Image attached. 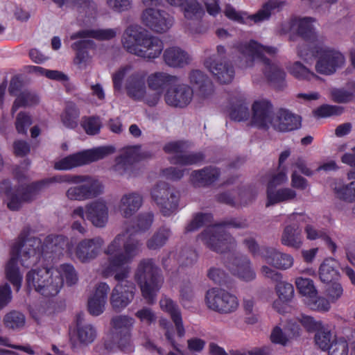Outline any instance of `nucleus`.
Listing matches in <instances>:
<instances>
[{
	"instance_id": "1",
	"label": "nucleus",
	"mask_w": 355,
	"mask_h": 355,
	"mask_svg": "<svg viewBox=\"0 0 355 355\" xmlns=\"http://www.w3.org/2000/svg\"><path fill=\"white\" fill-rule=\"evenodd\" d=\"M120 237H118L109 246L104 249V254L107 256V260L101 263L99 268L101 274L105 277L114 275V279L118 282L112 288L110 303L115 311L121 312L124 310L133 300L136 293L135 284L128 280L130 267L129 263L135 257L138 251V245L127 244L125 246V252L121 253Z\"/></svg>"
},
{
	"instance_id": "2",
	"label": "nucleus",
	"mask_w": 355,
	"mask_h": 355,
	"mask_svg": "<svg viewBox=\"0 0 355 355\" xmlns=\"http://www.w3.org/2000/svg\"><path fill=\"white\" fill-rule=\"evenodd\" d=\"M236 49L241 55L239 67L243 69L252 67L255 61H260L264 65L263 73L268 80L278 89L284 86L286 73L277 64L271 62L267 56H274L278 50L276 47L264 46L254 41L242 42Z\"/></svg>"
},
{
	"instance_id": "3",
	"label": "nucleus",
	"mask_w": 355,
	"mask_h": 355,
	"mask_svg": "<svg viewBox=\"0 0 355 355\" xmlns=\"http://www.w3.org/2000/svg\"><path fill=\"white\" fill-rule=\"evenodd\" d=\"M40 239L23 236L21 261L25 267L36 263L41 255L49 259H59L64 254L73 255V246L64 235H49L43 245Z\"/></svg>"
},
{
	"instance_id": "4",
	"label": "nucleus",
	"mask_w": 355,
	"mask_h": 355,
	"mask_svg": "<svg viewBox=\"0 0 355 355\" xmlns=\"http://www.w3.org/2000/svg\"><path fill=\"white\" fill-rule=\"evenodd\" d=\"M81 178L75 175H56L49 180L33 182L30 184H19L13 187L9 180L0 182V194H4L5 202L11 211H17L26 203L33 201L42 189L49 182L68 183L78 182Z\"/></svg>"
},
{
	"instance_id": "5",
	"label": "nucleus",
	"mask_w": 355,
	"mask_h": 355,
	"mask_svg": "<svg viewBox=\"0 0 355 355\" xmlns=\"http://www.w3.org/2000/svg\"><path fill=\"white\" fill-rule=\"evenodd\" d=\"M121 42L128 53L146 60L159 58L164 49L162 40L148 33L137 24L127 27L122 35Z\"/></svg>"
},
{
	"instance_id": "6",
	"label": "nucleus",
	"mask_w": 355,
	"mask_h": 355,
	"mask_svg": "<svg viewBox=\"0 0 355 355\" xmlns=\"http://www.w3.org/2000/svg\"><path fill=\"white\" fill-rule=\"evenodd\" d=\"M135 279L143 297L148 304H153L164 282L161 270L153 259H143L139 262L135 272Z\"/></svg>"
},
{
	"instance_id": "7",
	"label": "nucleus",
	"mask_w": 355,
	"mask_h": 355,
	"mask_svg": "<svg viewBox=\"0 0 355 355\" xmlns=\"http://www.w3.org/2000/svg\"><path fill=\"white\" fill-rule=\"evenodd\" d=\"M247 221L243 218H233L223 224L209 225L199 238L211 250L224 253L234 248V239L226 232L225 226L243 228L247 226Z\"/></svg>"
},
{
	"instance_id": "8",
	"label": "nucleus",
	"mask_w": 355,
	"mask_h": 355,
	"mask_svg": "<svg viewBox=\"0 0 355 355\" xmlns=\"http://www.w3.org/2000/svg\"><path fill=\"white\" fill-rule=\"evenodd\" d=\"M117 33L118 30L114 28H88L73 33L70 36L71 40L80 39L71 46L72 49L76 51L74 64L80 69H85L90 62L91 56L87 51V49L92 48L94 46V42L90 39L110 40L114 37Z\"/></svg>"
},
{
	"instance_id": "9",
	"label": "nucleus",
	"mask_w": 355,
	"mask_h": 355,
	"mask_svg": "<svg viewBox=\"0 0 355 355\" xmlns=\"http://www.w3.org/2000/svg\"><path fill=\"white\" fill-rule=\"evenodd\" d=\"M28 289L34 290L44 297L57 295L63 286L62 277L54 268H36L26 276Z\"/></svg>"
},
{
	"instance_id": "10",
	"label": "nucleus",
	"mask_w": 355,
	"mask_h": 355,
	"mask_svg": "<svg viewBox=\"0 0 355 355\" xmlns=\"http://www.w3.org/2000/svg\"><path fill=\"white\" fill-rule=\"evenodd\" d=\"M126 76L128 77L125 87L128 96L134 100L145 102V98L148 96L146 94L145 75L141 71H133L131 65L123 66L113 74L114 89H121L123 80Z\"/></svg>"
},
{
	"instance_id": "11",
	"label": "nucleus",
	"mask_w": 355,
	"mask_h": 355,
	"mask_svg": "<svg viewBox=\"0 0 355 355\" xmlns=\"http://www.w3.org/2000/svg\"><path fill=\"white\" fill-rule=\"evenodd\" d=\"M115 152L113 146H101L82 150L56 160L54 168L59 171H68L103 159Z\"/></svg>"
},
{
	"instance_id": "12",
	"label": "nucleus",
	"mask_w": 355,
	"mask_h": 355,
	"mask_svg": "<svg viewBox=\"0 0 355 355\" xmlns=\"http://www.w3.org/2000/svg\"><path fill=\"white\" fill-rule=\"evenodd\" d=\"M153 223V214L150 212L139 214L133 221V224L127 226L122 232L117 234L114 239L107 245H111L115 239L120 237L121 244L119 252H125V246L127 244H135L138 245V251L135 257L141 252L143 243L140 240L134 238L137 234H141L148 231Z\"/></svg>"
},
{
	"instance_id": "13",
	"label": "nucleus",
	"mask_w": 355,
	"mask_h": 355,
	"mask_svg": "<svg viewBox=\"0 0 355 355\" xmlns=\"http://www.w3.org/2000/svg\"><path fill=\"white\" fill-rule=\"evenodd\" d=\"M283 6V2L279 0H268L265 2L261 8L253 15L247 12H239L231 5H226L224 10L225 16L233 21L240 24H259L268 20L271 15L279 11Z\"/></svg>"
},
{
	"instance_id": "14",
	"label": "nucleus",
	"mask_w": 355,
	"mask_h": 355,
	"mask_svg": "<svg viewBox=\"0 0 355 355\" xmlns=\"http://www.w3.org/2000/svg\"><path fill=\"white\" fill-rule=\"evenodd\" d=\"M81 178L78 182H71L65 192L66 198L69 200L84 201L94 198L103 191L102 183L96 178L89 175H78Z\"/></svg>"
},
{
	"instance_id": "15",
	"label": "nucleus",
	"mask_w": 355,
	"mask_h": 355,
	"mask_svg": "<svg viewBox=\"0 0 355 355\" xmlns=\"http://www.w3.org/2000/svg\"><path fill=\"white\" fill-rule=\"evenodd\" d=\"M205 302L209 309L221 314L234 313L239 306V301L235 295L218 288L207 292Z\"/></svg>"
},
{
	"instance_id": "16",
	"label": "nucleus",
	"mask_w": 355,
	"mask_h": 355,
	"mask_svg": "<svg viewBox=\"0 0 355 355\" xmlns=\"http://www.w3.org/2000/svg\"><path fill=\"white\" fill-rule=\"evenodd\" d=\"M151 197L164 216H170L178 207L180 195L178 191L168 187L164 182L157 183L151 191Z\"/></svg>"
},
{
	"instance_id": "17",
	"label": "nucleus",
	"mask_w": 355,
	"mask_h": 355,
	"mask_svg": "<svg viewBox=\"0 0 355 355\" xmlns=\"http://www.w3.org/2000/svg\"><path fill=\"white\" fill-rule=\"evenodd\" d=\"M315 71L322 75H331L344 66L345 58L339 51L330 48H320L317 51Z\"/></svg>"
},
{
	"instance_id": "18",
	"label": "nucleus",
	"mask_w": 355,
	"mask_h": 355,
	"mask_svg": "<svg viewBox=\"0 0 355 355\" xmlns=\"http://www.w3.org/2000/svg\"><path fill=\"white\" fill-rule=\"evenodd\" d=\"M251 112L249 122L251 126L263 130L272 129L275 112L270 101L263 98L254 101Z\"/></svg>"
},
{
	"instance_id": "19",
	"label": "nucleus",
	"mask_w": 355,
	"mask_h": 355,
	"mask_svg": "<svg viewBox=\"0 0 355 355\" xmlns=\"http://www.w3.org/2000/svg\"><path fill=\"white\" fill-rule=\"evenodd\" d=\"M178 78L164 71H155L151 73L147 77V85L148 88L154 92V94H148L145 98V103L149 106L156 105L166 87L169 85L177 83Z\"/></svg>"
},
{
	"instance_id": "20",
	"label": "nucleus",
	"mask_w": 355,
	"mask_h": 355,
	"mask_svg": "<svg viewBox=\"0 0 355 355\" xmlns=\"http://www.w3.org/2000/svg\"><path fill=\"white\" fill-rule=\"evenodd\" d=\"M23 245V234H21L17 241H16L11 249V257L5 265L4 272L6 278L10 282L16 291H19L21 287L22 283V274L19 270L17 265V260L19 257L21 263V249ZM24 266L23 264H21Z\"/></svg>"
},
{
	"instance_id": "21",
	"label": "nucleus",
	"mask_w": 355,
	"mask_h": 355,
	"mask_svg": "<svg viewBox=\"0 0 355 355\" xmlns=\"http://www.w3.org/2000/svg\"><path fill=\"white\" fill-rule=\"evenodd\" d=\"M104 243L101 236L83 239L73 247V255L81 263H89L98 257Z\"/></svg>"
},
{
	"instance_id": "22",
	"label": "nucleus",
	"mask_w": 355,
	"mask_h": 355,
	"mask_svg": "<svg viewBox=\"0 0 355 355\" xmlns=\"http://www.w3.org/2000/svg\"><path fill=\"white\" fill-rule=\"evenodd\" d=\"M143 23L153 31L162 33L168 31L173 24V18L159 9L146 8L142 13Z\"/></svg>"
},
{
	"instance_id": "23",
	"label": "nucleus",
	"mask_w": 355,
	"mask_h": 355,
	"mask_svg": "<svg viewBox=\"0 0 355 355\" xmlns=\"http://www.w3.org/2000/svg\"><path fill=\"white\" fill-rule=\"evenodd\" d=\"M187 144L183 141H171L166 144L164 150L166 153L172 154L171 163L180 166L198 164L203 159L200 153H185Z\"/></svg>"
},
{
	"instance_id": "24",
	"label": "nucleus",
	"mask_w": 355,
	"mask_h": 355,
	"mask_svg": "<svg viewBox=\"0 0 355 355\" xmlns=\"http://www.w3.org/2000/svg\"><path fill=\"white\" fill-rule=\"evenodd\" d=\"M84 208L86 218L96 227L103 228L109 220V208L102 198L87 203Z\"/></svg>"
},
{
	"instance_id": "25",
	"label": "nucleus",
	"mask_w": 355,
	"mask_h": 355,
	"mask_svg": "<svg viewBox=\"0 0 355 355\" xmlns=\"http://www.w3.org/2000/svg\"><path fill=\"white\" fill-rule=\"evenodd\" d=\"M193 96V89L187 84L180 83L168 88L164 94V99L170 106L184 107L191 103Z\"/></svg>"
},
{
	"instance_id": "26",
	"label": "nucleus",
	"mask_w": 355,
	"mask_h": 355,
	"mask_svg": "<svg viewBox=\"0 0 355 355\" xmlns=\"http://www.w3.org/2000/svg\"><path fill=\"white\" fill-rule=\"evenodd\" d=\"M227 266L233 275L248 282L256 279L257 275L250 259L245 255L232 257Z\"/></svg>"
},
{
	"instance_id": "27",
	"label": "nucleus",
	"mask_w": 355,
	"mask_h": 355,
	"mask_svg": "<svg viewBox=\"0 0 355 355\" xmlns=\"http://www.w3.org/2000/svg\"><path fill=\"white\" fill-rule=\"evenodd\" d=\"M261 258L265 263L281 270H288L294 264V258L291 254L273 247L264 248L262 250Z\"/></svg>"
},
{
	"instance_id": "28",
	"label": "nucleus",
	"mask_w": 355,
	"mask_h": 355,
	"mask_svg": "<svg viewBox=\"0 0 355 355\" xmlns=\"http://www.w3.org/2000/svg\"><path fill=\"white\" fill-rule=\"evenodd\" d=\"M272 129L279 132L297 130L301 126V117L288 110L279 109L275 112Z\"/></svg>"
},
{
	"instance_id": "29",
	"label": "nucleus",
	"mask_w": 355,
	"mask_h": 355,
	"mask_svg": "<svg viewBox=\"0 0 355 355\" xmlns=\"http://www.w3.org/2000/svg\"><path fill=\"white\" fill-rule=\"evenodd\" d=\"M110 290L109 285L105 282H101L96 286L87 300V310L92 315L98 316L104 312Z\"/></svg>"
},
{
	"instance_id": "30",
	"label": "nucleus",
	"mask_w": 355,
	"mask_h": 355,
	"mask_svg": "<svg viewBox=\"0 0 355 355\" xmlns=\"http://www.w3.org/2000/svg\"><path fill=\"white\" fill-rule=\"evenodd\" d=\"M143 205V196L137 191L124 193L120 198L117 209L120 215L124 218L134 216Z\"/></svg>"
},
{
	"instance_id": "31",
	"label": "nucleus",
	"mask_w": 355,
	"mask_h": 355,
	"mask_svg": "<svg viewBox=\"0 0 355 355\" xmlns=\"http://www.w3.org/2000/svg\"><path fill=\"white\" fill-rule=\"evenodd\" d=\"M204 64L220 83H230L234 78V67L227 61L216 62L213 58H207Z\"/></svg>"
},
{
	"instance_id": "32",
	"label": "nucleus",
	"mask_w": 355,
	"mask_h": 355,
	"mask_svg": "<svg viewBox=\"0 0 355 355\" xmlns=\"http://www.w3.org/2000/svg\"><path fill=\"white\" fill-rule=\"evenodd\" d=\"M189 83L193 87L196 96L200 99L208 98L214 92L211 80L200 70H192L189 75Z\"/></svg>"
},
{
	"instance_id": "33",
	"label": "nucleus",
	"mask_w": 355,
	"mask_h": 355,
	"mask_svg": "<svg viewBox=\"0 0 355 355\" xmlns=\"http://www.w3.org/2000/svg\"><path fill=\"white\" fill-rule=\"evenodd\" d=\"M163 60L165 64L170 67L183 68L191 63L192 58L184 49L177 46H172L164 51Z\"/></svg>"
},
{
	"instance_id": "34",
	"label": "nucleus",
	"mask_w": 355,
	"mask_h": 355,
	"mask_svg": "<svg viewBox=\"0 0 355 355\" xmlns=\"http://www.w3.org/2000/svg\"><path fill=\"white\" fill-rule=\"evenodd\" d=\"M279 300L273 302V308L280 313L287 311V306L284 304L291 300L294 295L293 286L282 279L278 282L275 287Z\"/></svg>"
},
{
	"instance_id": "35",
	"label": "nucleus",
	"mask_w": 355,
	"mask_h": 355,
	"mask_svg": "<svg viewBox=\"0 0 355 355\" xmlns=\"http://www.w3.org/2000/svg\"><path fill=\"white\" fill-rule=\"evenodd\" d=\"M160 308L162 311L168 313L173 320L178 336L182 338L185 334V329L183 326L180 311L178 305L169 297L163 296L159 301Z\"/></svg>"
},
{
	"instance_id": "36",
	"label": "nucleus",
	"mask_w": 355,
	"mask_h": 355,
	"mask_svg": "<svg viewBox=\"0 0 355 355\" xmlns=\"http://www.w3.org/2000/svg\"><path fill=\"white\" fill-rule=\"evenodd\" d=\"M170 5L181 7L185 18L195 20L200 19L205 11L196 0H166Z\"/></svg>"
},
{
	"instance_id": "37",
	"label": "nucleus",
	"mask_w": 355,
	"mask_h": 355,
	"mask_svg": "<svg viewBox=\"0 0 355 355\" xmlns=\"http://www.w3.org/2000/svg\"><path fill=\"white\" fill-rule=\"evenodd\" d=\"M297 192L290 187H282L278 189L267 188L266 206L280 202H291L297 199Z\"/></svg>"
},
{
	"instance_id": "38",
	"label": "nucleus",
	"mask_w": 355,
	"mask_h": 355,
	"mask_svg": "<svg viewBox=\"0 0 355 355\" xmlns=\"http://www.w3.org/2000/svg\"><path fill=\"white\" fill-rule=\"evenodd\" d=\"M229 115L232 120L240 122L248 120L250 121L251 115L248 103L243 95H239L232 99L229 110Z\"/></svg>"
},
{
	"instance_id": "39",
	"label": "nucleus",
	"mask_w": 355,
	"mask_h": 355,
	"mask_svg": "<svg viewBox=\"0 0 355 355\" xmlns=\"http://www.w3.org/2000/svg\"><path fill=\"white\" fill-rule=\"evenodd\" d=\"M220 175V172L218 168L209 166L193 171L191 180L196 186H207L216 182Z\"/></svg>"
},
{
	"instance_id": "40",
	"label": "nucleus",
	"mask_w": 355,
	"mask_h": 355,
	"mask_svg": "<svg viewBox=\"0 0 355 355\" xmlns=\"http://www.w3.org/2000/svg\"><path fill=\"white\" fill-rule=\"evenodd\" d=\"M76 336L80 343L88 345L95 340L97 331L92 324L84 321L82 315H78L76 318Z\"/></svg>"
},
{
	"instance_id": "41",
	"label": "nucleus",
	"mask_w": 355,
	"mask_h": 355,
	"mask_svg": "<svg viewBox=\"0 0 355 355\" xmlns=\"http://www.w3.org/2000/svg\"><path fill=\"white\" fill-rule=\"evenodd\" d=\"M338 261L333 258L325 259L320 264L318 270L319 278L323 283L329 284L340 277Z\"/></svg>"
},
{
	"instance_id": "42",
	"label": "nucleus",
	"mask_w": 355,
	"mask_h": 355,
	"mask_svg": "<svg viewBox=\"0 0 355 355\" xmlns=\"http://www.w3.org/2000/svg\"><path fill=\"white\" fill-rule=\"evenodd\" d=\"M196 259L197 254L196 252L187 249L183 250L178 258H176V254L174 252L164 254L162 258V263L164 268H168L176 262L182 266H189L194 263Z\"/></svg>"
},
{
	"instance_id": "43",
	"label": "nucleus",
	"mask_w": 355,
	"mask_h": 355,
	"mask_svg": "<svg viewBox=\"0 0 355 355\" xmlns=\"http://www.w3.org/2000/svg\"><path fill=\"white\" fill-rule=\"evenodd\" d=\"M303 237L298 225H286L283 231L281 241L284 245L299 249L302 245Z\"/></svg>"
},
{
	"instance_id": "44",
	"label": "nucleus",
	"mask_w": 355,
	"mask_h": 355,
	"mask_svg": "<svg viewBox=\"0 0 355 355\" xmlns=\"http://www.w3.org/2000/svg\"><path fill=\"white\" fill-rule=\"evenodd\" d=\"M135 322V319L127 315L112 317L110 321L112 335L131 333Z\"/></svg>"
},
{
	"instance_id": "45",
	"label": "nucleus",
	"mask_w": 355,
	"mask_h": 355,
	"mask_svg": "<svg viewBox=\"0 0 355 355\" xmlns=\"http://www.w3.org/2000/svg\"><path fill=\"white\" fill-rule=\"evenodd\" d=\"M171 236V230L166 227L158 229L146 241V247L150 250H159Z\"/></svg>"
},
{
	"instance_id": "46",
	"label": "nucleus",
	"mask_w": 355,
	"mask_h": 355,
	"mask_svg": "<svg viewBox=\"0 0 355 355\" xmlns=\"http://www.w3.org/2000/svg\"><path fill=\"white\" fill-rule=\"evenodd\" d=\"M121 155L133 165L135 162L152 157L153 153L149 150L143 149L139 146H133L124 148Z\"/></svg>"
},
{
	"instance_id": "47",
	"label": "nucleus",
	"mask_w": 355,
	"mask_h": 355,
	"mask_svg": "<svg viewBox=\"0 0 355 355\" xmlns=\"http://www.w3.org/2000/svg\"><path fill=\"white\" fill-rule=\"evenodd\" d=\"M288 73L294 78L300 80H309L318 76L300 61L289 62L286 65Z\"/></svg>"
},
{
	"instance_id": "48",
	"label": "nucleus",
	"mask_w": 355,
	"mask_h": 355,
	"mask_svg": "<svg viewBox=\"0 0 355 355\" xmlns=\"http://www.w3.org/2000/svg\"><path fill=\"white\" fill-rule=\"evenodd\" d=\"M79 115L77 106L73 103H68L60 115L62 123L67 128L73 129L78 124Z\"/></svg>"
},
{
	"instance_id": "49",
	"label": "nucleus",
	"mask_w": 355,
	"mask_h": 355,
	"mask_svg": "<svg viewBox=\"0 0 355 355\" xmlns=\"http://www.w3.org/2000/svg\"><path fill=\"white\" fill-rule=\"evenodd\" d=\"M39 103V98L35 93L24 90L17 95L12 105L11 112L14 114L19 107L35 105Z\"/></svg>"
},
{
	"instance_id": "50",
	"label": "nucleus",
	"mask_w": 355,
	"mask_h": 355,
	"mask_svg": "<svg viewBox=\"0 0 355 355\" xmlns=\"http://www.w3.org/2000/svg\"><path fill=\"white\" fill-rule=\"evenodd\" d=\"M295 283L299 293L304 297V302L317 294L318 291L313 280L299 277L295 279Z\"/></svg>"
},
{
	"instance_id": "51",
	"label": "nucleus",
	"mask_w": 355,
	"mask_h": 355,
	"mask_svg": "<svg viewBox=\"0 0 355 355\" xmlns=\"http://www.w3.org/2000/svg\"><path fill=\"white\" fill-rule=\"evenodd\" d=\"M332 187L336 196L340 199L350 202L355 201V181L348 184L335 182Z\"/></svg>"
},
{
	"instance_id": "52",
	"label": "nucleus",
	"mask_w": 355,
	"mask_h": 355,
	"mask_svg": "<svg viewBox=\"0 0 355 355\" xmlns=\"http://www.w3.org/2000/svg\"><path fill=\"white\" fill-rule=\"evenodd\" d=\"M71 217L72 220L71 230L78 232L82 235H85L87 232V229L85 223V216L83 207L78 206L76 207L72 211Z\"/></svg>"
},
{
	"instance_id": "53",
	"label": "nucleus",
	"mask_w": 355,
	"mask_h": 355,
	"mask_svg": "<svg viewBox=\"0 0 355 355\" xmlns=\"http://www.w3.org/2000/svg\"><path fill=\"white\" fill-rule=\"evenodd\" d=\"M5 327L12 330H19L25 325L24 315L17 311H11L7 313L3 319Z\"/></svg>"
},
{
	"instance_id": "54",
	"label": "nucleus",
	"mask_w": 355,
	"mask_h": 355,
	"mask_svg": "<svg viewBox=\"0 0 355 355\" xmlns=\"http://www.w3.org/2000/svg\"><path fill=\"white\" fill-rule=\"evenodd\" d=\"M296 33L304 39L311 38L315 33V20L311 17L296 18Z\"/></svg>"
},
{
	"instance_id": "55",
	"label": "nucleus",
	"mask_w": 355,
	"mask_h": 355,
	"mask_svg": "<svg viewBox=\"0 0 355 355\" xmlns=\"http://www.w3.org/2000/svg\"><path fill=\"white\" fill-rule=\"evenodd\" d=\"M54 268L58 272L59 276L62 277L63 282L65 281L67 285L72 286L78 282V274L73 265L63 263Z\"/></svg>"
},
{
	"instance_id": "56",
	"label": "nucleus",
	"mask_w": 355,
	"mask_h": 355,
	"mask_svg": "<svg viewBox=\"0 0 355 355\" xmlns=\"http://www.w3.org/2000/svg\"><path fill=\"white\" fill-rule=\"evenodd\" d=\"M331 331L326 328L320 327L315 335V342L322 351H327L331 347V343L335 340Z\"/></svg>"
},
{
	"instance_id": "57",
	"label": "nucleus",
	"mask_w": 355,
	"mask_h": 355,
	"mask_svg": "<svg viewBox=\"0 0 355 355\" xmlns=\"http://www.w3.org/2000/svg\"><path fill=\"white\" fill-rule=\"evenodd\" d=\"M306 305L313 311L327 312L331 309V302L327 298L319 296L318 293L304 302Z\"/></svg>"
},
{
	"instance_id": "58",
	"label": "nucleus",
	"mask_w": 355,
	"mask_h": 355,
	"mask_svg": "<svg viewBox=\"0 0 355 355\" xmlns=\"http://www.w3.org/2000/svg\"><path fill=\"white\" fill-rule=\"evenodd\" d=\"M343 288L340 282L329 283L324 290V294L331 303H336L343 295Z\"/></svg>"
},
{
	"instance_id": "59",
	"label": "nucleus",
	"mask_w": 355,
	"mask_h": 355,
	"mask_svg": "<svg viewBox=\"0 0 355 355\" xmlns=\"http://www.w3.org/2000/svg\"><path fill=\"white\" fill-rule=\"evenodd\" d=\"M81 125L87 135H94L99 132L101 122L98 117L85 116L82 119Z\"/></svg>"
},
{
	"instance_id": "60",
	"label": "nucleus",
	"mask_w": 355,
	"mask_h": 355,
	"mask_svg": "<svg viewBox=\"0 0 355 355\" xmlns=\"http://www.w3.org/2000/svg\"><path fill=\"white\" fill-rule=\"evenodd\" d=\"M113 340L118 348L125 352L134 350L132 342V333L112 336Z\"/></svg>"
},
{
	"instance_id": "61",
	"label": "nucleus",
	"mask_w": 355,
	"mask_h": 355,
	"mask_svg": "<svg viewBox=\"0 0 355 355\" xmlns=\"http://www.w3.org/2000/svg\"><path fill=\"white\" fill-rule=\"evenodd\" d=\"M213 217L209 214H198L186 227V232H191L198 230L203 225H209Z\"/></svg>"
},
{
	"instance_id": "62",
	"label": "nucleus",
	"mask_w": 355,
	"mask_h": 355,
	"mask_svg": "<svg viewBox=\"0 0 355 355\" xmlns=\"http://www.w3.org/2000/svg\"><path fill=\"white\" fill-rule=\"evenodd\" d=\"M133 165L131 164L123 155H120L115 159V164L112 168L114 172L121 175H127L131 177L132 168Z\"/></svg>"
},
{
	"instance_id": "63",
	"label": "nucleus",
	"mask_w": 355,
	"mask_h": 355,
	"mask_svg": "<svg viewBox=\"0 0 355 355\" xmlns=\"http://www.w3.org/2000/svg\"><path fill=\"white\" fill-rule=\"evenodd\" d=\"M270 340L275 344L283 346L288 345L291 343V340L287 334L285 328H281L279 326L275 327L270 334Z\"/></svg>"
},
{
	"instance_id": "64",
	"label": "nucleus",
	"mask_w": 355,
	"mask_h": 355,
	"mask_svg": "<svg viewBox=\"0 0 355 355\" xmlns=\"http://www.w3.org/2000/svg\"><path fill=\"white\" fill-rule=\"evenodd\" d=\"M348 343L344 338H336L328 350L329 355H348Z\"/></svg>"
}]
</instances>
